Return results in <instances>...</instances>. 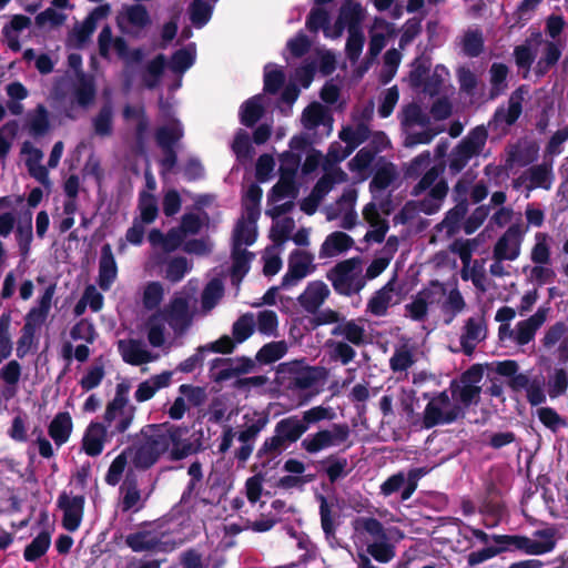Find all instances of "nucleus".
Segmentation results:
<instances>
[{
  "mask_svg": "<svg viewBox=\"0 0 568 568\" xmlns=\"http://www.w3.org/2000/svg\"><path fill=\"white\" fill-rule=\"evenodd\" d=\"M164 297V290L160 282H149L143 291L142 303L145 310L153 311L159 307Z\"/></svg>",
  "mask_w": 568,
  "mask_h": 568,
  "instance_id": "obj_58",
  "label": "nucleus"
},
{
  "mask_svg": "<svg viewBox=\"0 0 568 568\" xmlns=\"http://www.w3.org/2000/svg\"><path fill=\"white\" fill-rule=\"evenodd\" d=\"M112 106L106 103L101 106L100 111L93 119L94 132L99 136H109L112 134Z\"/></svg>",
  "mask_w": 568,
  "mask_h": 568,
  "instance_id": "obj_57",
  "label": "nucleus"
},
{
  "mask_svg": "<svg viewBox=\"0 0 568 568\" xmlns=\"http://www.w3.org/2000/svg\"><path fill=\"white\" fill-rule=\"evenodd\" d=\"M155 523H143L142 529L129 534L125 537V545L134 552L153 551L160 548L163 544L162 539L164 532L158 531L155 528L148 529L146 527H153Z\"/></svg>",
  "mask_w": 568,
  "mask_h": 568,
  "instance_id": "obj_12",
  "label": "nucleus"
},
{
  "mask_svg": "<svg viewBox=\"0 0 568 568\" xmlns=\"http://www.w3.org/2000/svg\"><path fill=\"white\" fill-rule=\"evenodd\" d=\"M85 498L83 495L70 497L62 491L57 500L58 507L63 511L62 526L68 531H75L82 521Z\"/></svg>",
  "mask_w": 568,
  "mask_h": 568,
  "instance_id": "obj_10",
  "label": "nucleus"
},
{
  "mask_svg": "<svg viewBox=\"0 0 568 568\" xmlns=\"http://www.w3.org/2000/svg\"><path fill=\"white\" fill-rule=\"evenodd\" d=\"M465 307L466 302L458 287L452 288L442 305V312L445 315L444 323L449 325L454 318L465 310Z\"/></svg>",
  "mask_w": 568,
  "mask_h": 568,
  "instance_id": "obj_42",
  "label": "nucleus"
},
{
  "mask_svg": "<svg viewBox=\"0 0 568 568\" xmlns=\"http://www.w3.org/2000/svg\"><path fill=\"white\" fill-rule=\"evenodd\" d=\"M359 265V257H352L338 262L327 271L326 278L338 295L349 297L358 294L365 287L366 281Z\"/></svg>",
  "mask_w": 568,
  "mask_h": 568,
  "instance_id": "obj_3",
  "label": "nucleus"
},
{
  "mask_svg": "<svg viewBox=\"0 0 568 568\" xmlns=\"http://www.w3.org/2000/svg\"><path fill=\"white\" fill-rule=\"evenodd\" d=\"M513 55L517 68L523 70V78L526 79L536 59V51L530 47V40L516 45Z\"/></svg>",
  "mask_w": 568,
  "mask_h": 568,
  "instance_id": "obj_47",
  "label": "nucleus"
},
{
  "mask_svg": "<svg viewBox=\"0 0 568 568\" xmlns=\"http://www.w3.org/2000/svg\"><path fill=\"white\" fill-rule=\"evenodd\" d=\"M231 258V282L233 285H240L251 268V262L254 258V253L243 247H232Z\"/></svg>",
  "mask_w": 568,
  "mask_h": 568,
  "instance_id": "obj_30",
  "label": "nucleus"
},
{
  "mask_svg": "<svg viewBox=\"0 0 568 568\" xmlns=\"http://www.w3.org/2000/svg\"><path fill=\"white\" fill-rule=\"evenodd\" d=\"M488 132L484 125H478L452 150L449 154L448 169L452 175L460 173L469 160L481 153Z\"/></svg>",
  "mask_w": 568,
  "mask_h": 568,
  "instance_id": "obj_5",
  "label": "nucleus"
},
{
  "mask_svg": "<svg viewBox=\"0 0 568 568\" xmlns=\"http://www.w3.org/2000/svg\"><path fill=\"white\" fill-rule=\"evenodd\" d=\"M315 367L302 366L300 362H288L278 365V373L288 375V387L292 389L305 390L311 388L317 381Z\"/></svg>",
  "mask_w": 568,
  "mask_h": 568,
  "instance_id": "obj_13",
  "label": "nucleus"
},
{
  "mask_svg": "<svg viewBox=\"0 0 568 568\" xmlns=\"http://www.w3.org/2000/svg\"><path fill=\"white\" fill-rule=\"evenodd\" d=\"M122 495L120 508L122 513L139 511L144 507L141 490L139 488L138 475L133 469H129L125 474L124 480L120 486Z\"/></svg>",
  "mask_w": 568,
  "mask_h": 568,
  "instance_id": "obj_15",
  "label": "nucleus"
},
{
  "mask_svg": "<svg viewBox=\"0 0 568 568\" xmlns=\"http://www.w3.org/2000/svg\"><path fill=\"white\" fill-rule=\"evenodd\" d=\"M274 64L268 63L264 68V92L276 94L285 83V73L281 68H273Z\"/></svg>",
  "mask_w": 568,
  "mask_h": 568,
  "instance_id": "obj_56",
  "label": "nucleus"
},
{
  "mask_svg": "<svg viewBox=\"0 0 568 568\" xmlns=\"http://www.w3.org/2000/svg\"><path fill=\"white\" fill-rule=\"evenodd\" d=\"M452 398L463 407L464 412L471 405H477L480 400L481 387L477 385L462 384L453 379L449 384Z\"/></svg>",
  "mask_w": 568,
  "mask_h": 568,
  "instance_id": "obj_29",
  "label": "nucleus"
},
{
  "mask_svg": "<svg viewBox=\"0 0 568 568\" xmlns=\"http://www.w3.org/2000/svg\"><path fill=\"white\" fill-rule=\"evenodd\" d=\"M224 287L219 280L210 281L202 292V308L205 311L212 310L222 298Z\"/></svg>",
  "mask_w": 568,
  "mask_h": 568,
  "instance_id": "obj_61",
  "label": "nucleus"
},
{
  "mask_svg": "<svg viewBox=\"0 0 568 568\" xmlns=\"http://www.w3.org/2000/svg\"><path fill=\"white\" fill-rule=\"evenodd\" d=\"M245 428L237 433V440L242 444H253L258 434L266 427L270 422L268 414L265 412H254L252 417L248 414L243 416Z\"/></svg>",
  "mask_w": 568,
  "mask_h": 568,
  "instance_id": "obj_28",
  "label": "nucleus"
},
{
  "mask_svg": "<svg viewBox=\"0 0 568 568\" xmlns=\"http://www.w3.org/2000/svg\"><path fill=\"white\" fill-rule=\"evenodd\" d=\"M316 498L320 501L321 526L325 538L329 540L335 538L336 535L337 524L335 523V515L333 514L332 505H329L324 495L320 494Z\"/></svg>",
  "mask_w": 568,
  "mask_h": 568,
  "instance_id": "obj_46",
  "label": "nucleus"
},
{
  "mask_svg": "<svg viewBox=\"0 0 568 568\" xmlns=\"http://www.w3.org/2000/svg\"><path fill=\"white\" fill-rule=\"evenodd\" d=\"M313 260L314 257L310 252L301 250L293 251L288 258V270L282 277L281 287H290L304 278L310 273V266Z\"/></svg>",
  "mask_w": 568,
  "mask_h": 568,
  "instance_id": "obj_14",
  "label": "nucleus"
},
{
  "mask_svg": "<svg viewBox=\"0 0 568 568\" xmlns=\"http://www.w3.org/2000/svg\"><path fill=\"white\" fill-rule=\"evenodd\" d=\"M16 239L19 246L20 255L26 258L28 257L31 243L33 240L32 234V213L27 210L23 214V223L19 224L16 232Z\"/></svg>",
  "mask_w": 568,
  "mask_h": 568,
  "instance_id": "obj_39",
  "label": "nucleus"
},
{
  "mask_svg": "<svg viewBox=\"0 0 568 568\" xmlns=\"http://www.w3.org/2000/svg\"><path fill=\"white\" fill-rule=\"evenodd\" d=\"M255 322L253 314L246 313L241 315L232 326L233 338L236 343L241 344L248 339L254 333Z\"/></svg>",
  "mask_w": 568,
  "mask_h": 568,
  "instance_id": "obj_51",
  "label": "nucleus"
},
{
  "mask_svg": "<svg viewBox=\"0 0 568 568\" xmlns=\"http://www.w3.org/2000/svg\"><path fill=\"white\" fill-rule=\"evenodd\" d=\"M97 89L92 81L83 72L79 74V82L74 87L73 97L75 102L83 109H88L95 99Z\"/></svg>",
  "mask_w": 568,
  "mask_h": 568,
  "instance_id": "obj_37",
  "label": "nucleus"
},
{
  "mask_svg": "<svg viewBox=\"0 0 568 568\" xmlns=\"http://www.w3.org/2000/svg\"><path fill=\"white\" fill-rule=\"evenodd\" d=\"M525 231L520 223L511 224L497 240L493 250L494 260L515 261L520 254Z\"/></svg>",
  "mask_w": 568,
  "mask_h": 568,
  "instance_id": "obj_9",
  "label": "nucleus"
},
{
  "mask_svg": "<svg viewBox=\"0 0 568 568\" xmlns=\"http://www.w3.org/2000/svg\"><path fill=\"white\" fill-rule=\"evenodd\" d=\"M487 326L484 316L469 317L463 327L460 346L465 355L470 356L476 345L486 338Z\"/></svg>",
  "mask_w": 568,
  "mask_h": 568,
  "instance_id": "obj_17",
  "label": "nucleus"
},
{
  "mask_svg": "<svg viewBox=\"0 0 568 568\" xmlns=\"http://www.w3.org/2000/svg\"><path fill=\"white\" fill-rule=\"evenodd\" d=\"M398 179V171L393 162L379 158L376 163L374 175L369 182V192H383Z\"/></svg>",
  "mask_w": 568,
  "mask_h": 568,
  "instance_id": "obj_22",
  "label": "nucleus"
},
{
  "mask_svg": "<svg viewBox=\"0 0 568 568\" xmlns=\"http://www.w3.org/2000/svg\"><path fill=\"white\" fill-rule=\"evenodd\" d=\"M172 373L169 371L162 372L161 374L153 375L149 379L139 384L134 398L139 403L151 399L155 393L164 387H168L171 383Z\"/></svg>",
  "mask_w": 568,
  "mask_h": 568,
  "instance_id": "obj_31",
  "label": "nucleus"
},
{
  "mask_svg": "<svg viewBox=\"0 0 568 568\" xmlns=\"http://www.w3.org/2000/svg\"><path fill=\"white\" fill-rule=\"evenodd\" d=\"M320 464L323 466V470L332 484L347 475L348 462L345 457L332 454L321 460Z\"/></svg>",
  "mask_w": 568,
  "mask_h": 568,
  "instance_id": "obj_44",
  "label": "nucleus"
},
{
  "mask_svg": "<svg viewBox=\"0 0 568 568\" xmlns=\"http://www.w3.org/2000/svg\"><path fill=\"white\" fill-rule=\"evenodd\" d=\"M49 112L43 104H38L29 115V132L33 138L44 136L50 131Z\"/></svg>",
  "mask_w": 568,
  "mask_h": 568,
  "instance_id": "obj_41",
  "label": "nucleus"
},
{
  "mask_svg": "<svg viewBox=\"0 0 568 568\" xmlns=\"http://www.w3.org/2000/svg\"><path fill=\"white\" fill-rule=\"evenodd\" d=\"M526 92V85H520L513 91L508 99V106L497 108L493 115V122L497 125L501 123L508 126L514 125L523 113V102Z\"/></svg>",
  "mask_w": 568,
  "mask_h": 568,
  "instance_id": "obj_16",
  "label": "nucleus"
},
{
  "mask_svg": "<svg viewBox=\"0 0 568 568\" xmlns=\"http://www.w3.org/2000/svg\"><path fill=\"white\" fill-rule=\"evenodd\" d=\"M468 212V202H456L455 206L446 212L443 224L447 227L448 234L453 235L460 229L462 221Z\"/></svg>",
  "mask_w": 568,
  "mask_h": 568,
  "instance_id": "obj_49",
  "label": "nucleus"
},
{
  "mask_svg": "<svg viewBox=\"0 0 568 568\" xmlns=\"http://www.w3.org/2000/svg\"><path fill=\"white\" fill-rule=\"evenodd\" d=\"M547 395L551 398H559L568 390V372L564 367H555L548 375L546 383Z\"/></svg>",
  "mask_w": 568,
  "mask_h": 568,
  "instance_id": "obj_38",
  "label": "nucleus"
},
{
  "mask_svg": "<svg viewBox=\"0 0 568 568\" xmlns=\"http://www.w3.org/2000/svg\"><path fill=\"white\" fill-rule=\"evenodd\" d=\"M567 332L568 327L565 322H556L546 329L544 337L540 339L541 346L547 351L551 349L566 338Z\"/></svg>",
  "mask_w": 568,
  "mask_h": 568,
  "instance_id": "obj_63",
  "label": "nucleus"
},
{
  "mask_svg": "<svg viewBox=\"0 0 568 568\" xmlns=\"http://www.w3.org/2000/svg\"><path fill=\"white\" fill-rule=\"evenodd\" d=\"M336 416L332 407H324L322 405L314 406L307 410H304L301 417L306 430L313 425L318 424L322 420H332Z\"/></svg>",
  "mask_w": 568,
  "mask_h": 568,
  "instance_id": "obj_53",
  "label": "nucleus"
},
{
  "mask_svg": "<svg viewBox=\"0 0 568 568\" xmlns=\"http://www.w3.org/2000/svg\"><path fill=\"white\" fill-rule=\"evenodd\" d=\"M463 51L469 58H477L484 52L485 40L479 28L468 29L462 41Z\"/></svg>",
  "mask_w": 568,
  "mask_h": 568,
  "instance_id": "obj_45",
  "label": "nucleus"
},
{
  "mask_svg": "<svg viewBox=\"0 0 568 568\" xmlns=\"http://www.w3.org/2000/svg\"><path fill=\"white\" fill-rule=\"evenodd\" d=\"M444 408L446 407L429 400L424 410L423 427L430 429L439 425H449L465 417V412L458 404H453L447 410Z\"/></svg>",
  "mask_w": 568,
  "mask_h": 568,
  "instance_id": "obj_11",
  "label": "nucleus"
},
{
  "mask_svg": "<svg viewBox=\"0 0 568 568\" xmlns=\"http://www.w3.org/2000/svg\"><path fill=\"white\" fill-rule=\"evenodd\" d=\"M257 331L266 336L277 337L278 317L274 311L265 310L257 314Z\"/></svg>",
  "mask_w": 568,
  "mask_h": 568,
  "instance_id": "obj_62",
  "label": "nucleus"
},
{
  "mask_svg": "<svg viewBox=\"0 0 568 568\" xmlns=\"http://www.w3.org/2000/svg\"><path fill=\"white\" fill-rule=\"evenodd\" d=\"M489 72H490V84H491L490 95L496 97L506 90V88H507L506 79H507L509 70L506 64L495 62L491 64Z\"/></svg>",
  "mask_w": 568,
  "mask_h": 568,
  "instance_id": "obj_60",
  "label": "nucleus"
},
{
  "mask_svg": "<svg viewBox=\"0 0 568 568\" xmlns=\"http://www.w3.org/2000/svg\"><path fill=\"white\" fill-rule=\"evenodd\" d=\"M263 95L256 94L244 101L240 108V121L247 128H253L264 115Z\"/></svg>",
  "mask_w": 568,
  "mask_h": 568,
  "instance_id": "obj_34",
  "label": "nucleus"
},
{
  "mask_svg": "<svg viewBox=\"0 0 568 568\" xmlns=\"http://www.w3.org/2000/svg\"><path fill=\"white\" fill-rule=\"evenodd\" d=\"M183 136L184 128L178 118H172L168 124L159 126L154 133L155 142L161 150L175 149Z\"/></svg>",
  "mask_w": 568,
  "mask_h": 568,
  "instance_id": "obj_25",
  "label": "nucleus"
},
{
  "mask_svg": "<svg viewBox=\"0 0 568 568\" xmlns=\"http://www.w3.org/2000/svg\"><path fill=\"white\" fill-rule=\"evenodd\" d=\"M351 435L349 426L346 423L332 424L331 428L320 429L316 433L308 434L301 442V447L308 454H317L324 449L339 446L345 443Z\"/></svg>",
  "mask_w": 568,
  "mask_h": 568,
  "instance_id": "obj_6",
  "label": "nucleus"
},
{
  "mask_svg": "<svg viewBox=\"0 0 568 568\" xmlns=\"http://www.w3.org/2000/svg\"><path fill=\"white\" fill-rule=\"evenodd\" d=\"M129 390L130 386L126 383H119L114 398L106 405L104 423L111 428L109 432L111 437L125 433L134 419L136 408L129 405Z\"/></svg>",
  "mask_w": 568,
  "mask_h": 568,
  "instance_id": "obj_4",
  "label": "nucleus"
},
{
  "mask_svg": "<svg viewBox=\"0 0 568 568\" xmlns=\"http://www.w3.org/2000/svg\"><path fill=\"white\" fill-rule=\"evenodd\" d=\"M257 239L256 226L250 225L244 217L240 219L233 230L232 247L250 246L255 243Z\"/></svg>",
  "mask_w": 568,
  "mask_h": 568,
  "instance_id": "obj_43",
  "label": "nucleus"
},
{
  "mask_svg": "<svg viewBox=\"0 0 568 568\" xmlns=\"http://www.w3.org/2000/svg\"><path fill=\"white\" fill-rule=\"evenodd\" d=\"M159 320L166 322L176 336H182L192 325L193 315L190 312L189 301L175 296L168 306L156 313Z\"/></svg>",
  "mask_w": 568,
  "mask_h": 568,
  "instance_id": "obj_7",
  "label": "nucleus"
},
{
  "mask_svg": "<svg viewBox=\"0 0 568 568\" xmlns=\"http://www.w3.org/2000/svg\"><path fill=\"white\" fill-rule=\"evenodd\" d=\"M166 67V59L163 53H159L145 67L142 77L143 83L148 89H154L159 85Z\"/></svg>",
  "mask_w": 568,
  "mask_h": 568,
  "instance_id": "obj_40",
  "label": "nucleus"
},
{
  "mask_svg": "<svg viewBox=\"0 0 568 568\" xmlns=\"http://www.w3.org/2000/svg\"><path fill=\"white\" fill-rule=\"evenodd\" d=\"M118 275V265L109 243L101 247V255L99 260V278L98 284L101 290L108 291L114 283Z\"/></svg>",
  "mask_w": 568,
  "mask_h": 568,
  "instance_id": "obj_23",
  "label": "nucleus"
},
{
  "mask_svg": "<svg viewBox=\"0 0 568 568\" xmlns=\"http://www.w3.org/2000/svg\"><path fill=\"white\" fill-rule=\"evenodd\" d=\"M556 547V532L554 528L535 530L532 538L518 535L517 551L529 556H540L552 551Z\"/></svg>",
  "mask_w": 568,
  "mask_h": 568,
  "instance_id": "obj_8",
  "label": "nucleus"
},
{
  "mask_svg": "<svg viewBox=\"0 0 568 568\" xmlns=\"http://www.w3.org/2000/svg\"><path fill=\"white\" fill-rule=\"evenodd\" d=\"M402 125L413 126L415 124L426 126L429 124V116L423 112L417 103H409L402 111Z\"/></svg>",
  "mask_w": 568,
  "mask_h": 568,
  "instance_id": "obj_59",
  "label": "nucleus"
},
{
  "mask_svg": "<svg viewBox=\"0 0 568 568\" xmlns=\"http://www.w3.org/2000/svg\"><path fill=\"white\" fill-rule=\"evenodd\" d=\"M73 423L71 415L68 412L58 413L48 426V434L60 447L64 445L72 433Z\"/></svg>",
  "mask_w": 568,
  "mask_h": 568,
  "instance_id": "obj_33",
  "label": "nucleus"
},
{
  "mask_svg": "<svg viewBox=\"0 0 568 568\" xmlns=\"http://www.w3.org/2000/svg\"><path fill=\"white\" fill-rule=\"evenodd\" d=\"M548 312L549 308L539 307L529 318L518 322L515 329V342L520 346L530 343L538 328L546 322Z\"/></svg>",
  "mask_w": 568,
  "mask_h": 568,
  "instance_id": "obj_19",
  "label": "nucleus"
},
{
  "mask_svg": "<svg viewBox=\"0 0 568 568\" xmlns=\"http://www.w3.org/2000/svg\"><path fill=\"white\" fill-rule=\"evenodd\" d=\"M108 436L106 426L102 423L92 422L82 438V449L88 456H99L104 446Z\"/></svg>",
  "mask_w": 568,
  "mask_h": 568,
  "instance_id": "obj_24",
  "label": "nucleus"
},
{
  "mask_svg": "<svg viewBox=\"0 0 568 568\" xmlns=\"http://www.w3.org/2000/svg\"><path fill=\"white\" fill-rule=\"evenodd\" d=\"M133 455L132 448L124 449L121 454H119L111 463L106 475L105 483L110 486H115L120 483L122 475L125 470L128 464V455Z\"/></svg>",
  "mask_w": 568,
  "mask_h": 568,
  "instance_id": "obj_50",
  "label": "nucleus"
},
{
  "mask_svg": "<svg viewBox=\"0 0 568 568\" xmlns=\"http://www.w3.org/2000/svg\"><path fill=\"white\" fill-rule=\"evenodd\" d=\"M331 334L333 336H342L345 339L344 342L354 346L359 347L368 344L364 326L357 324L355 320L343 318L338 325L333 327Z\"/></svg>",
  "mask_w": 568,
  "mask_h": 568,
  "instance_id": "obj_27",
  "label": "nucleus"
},
{
  "mask_svg": "<svg viewBox=\"0 0 568 568\" xmlns=\"http://www.w3.org/2000/svg\"><path fill=\"white\" fill-rule=\"evenodd\" d=\"M331 291L323 281H313L297 297L298 304L310 314H316L323 303L329 297Z\"/></svg>",
  "mask_w": 568,
  "mask_h": 568,
  "instance_id": "obj_18",
  "label": "nucleus"
},
{
  "mask_svg": "<svg viewBox=\"0 0 568 568\" xmlns=\"http://www.w3.org/2000/svg\"><path fill=\"white\" fill-rule=\"evenodd\" d=\"M353 528L358 534H366L376 540H387L384 525L375 517H356L353 520Z\"/></svg>",
  "mask_w": 568,
  "mask_h": 568,
  "instance_id": "obj_36",
  "label": "nucleus"
},
{
  "mask_svg": "<svg viewBox=\"0 0 568 568\" xmlns=\"http://www.w3.org/2000/svg\"><path fill=\"white\" fill-rule=\"evenodd\" d=\"M529 189L541 187L549 190L551 186V169L546 164L534 165L528 170Z\"/></svg>",
  "mask_w": 568,
  "mask_h": 568,
  "instance_id": "obj_55",
  "label": "nucleus"
},
{
  "mask_svg": "<svg viewBox=\"0 0 568 568\" xmlns=\"http://www.w3.org/2000/svg\"><path fill=\"white\" fill-rule=\"evenodd\" d=\"M118 351L123 362L133 366H140L153 359L151 353L144 348L143 342L140 339H120Z\"/></svg>",
  "mask_w": 568,
  "mask_h": 568,
  "instance_id": "obj_21",
  "label": "nucleus"
},
{
  "mask_svg": "<svg viewBox=\"0 0 568 568\" xmlns=\"http://www.w3.org/2000/svg\"><path fill=\"white\" fill-rule=\"evenodd\" d=\"M186 434V427L169 422L143 426L140 430L142 440L132 448V465L136 469H150L169 450L172 460L187 457L192 453V444L184 439Z\"/></svg>",
  "mask_w": 568,
  "mask_h": 568,
  "instance_id": "obj_1",
  "label": "nucleus"
},
{
  "mask_svg": "<svg viewBox=\"0 0 568 568\" xmlns=\"http://www.w3.org/2000/svg\"><path fill=\"white\" fill-rule=\"evenodd\" d=\"M354 245V240L347 233L335 231L327 235L320 248L321 257H333L346 252Z\"/></svg>",
  "mask_w": 568,
  "mask_h": 568,
  "instance_id": "obj_32",
  "label": "nucleus"
},
{
  "mask_svg": "<svg viewBox=\"0 0 568 568\" xmlns=\"http://www.w3.org/2000/svg\"><path fill=\"white\" fill-rule=\"evenodd\" d=\"M51 546V531L43 529L30 544L24 547L23 558L28 562H34L43 557Z\"/></svg>",
  "mask_w": 568,
  "mask_h": 568,
  "instance_id": "obj_35",
  "label": "nucleus"
},
{
  "mask_svg": "<svg viewBox=\"0 0 568 568\" xmlns=\"http://www.w3.org/2000/svg\"><path fill=\"white\" fill-rule=\"evenodd\" d=\"M306 432L304 424L297 415L284 417L276 423L274 435L264 440L256 456L263 458L268 455H280L283 449L298 442Z\"/></svg>",
  "mask_w": 568,
  "mask_h": 568,
  "instance_id": "obj_2",
  "label": "nucleus"
},
{
  "mask_svg": "<svg viewBox=\"0 0 568 568\" xmlns=\"http://www.w3.org/2000/svg\"><path fill=\"white\" fill-rule=\"evenodd\" d=\"M548 234L538 232L535 235L536 243L531 248L530 258L535 264L547 265L550 263V247Z\"/></svg>",
  "mask_w": 568,
  "mask_h": 568,
  "instance_id": "obj_54",
  "label": "nucleus"
},
{
  "mask_svg": "<svg viewBox=\"0 0 568 568\" xmlns=\"http://www.w3.org/2000/svg\"><path fill=\"white\" fill-rule=\"evenodd\" d=\"M139 210L141 221L151 224L155 221L159 213L156 199L153 194L142 191L139 196Z\"/></svg>",
  "mask_w": 568,
  "mask_h": 568,
  "instance_id": "obj_52",
  "label": "nucleus"
},
{
  "mask_svg": "<svg viewBox=\"0 0 568 568\" xmlns=\"http://www.w3.org/2000/svg\"><path fill=\"white\" fill-rule=\"evenodd\" d=\"M397 275L394 276L379 290H377L367 303L366 311L374 316H385L393 300Z\"/></svg>",
  "mask_w": 568,
  "mask_h": 568,
  "instance_id": "obj_26",
  "label": "nucleus"
},
{
  "mask_svg": "<svg viewBox=\"0 0 568 568\" xmlns=\"http://www.w3.org/2000/svg\"><path fill=\"white\" fill-rule=\"evenodd\" d=\"M233 358H215L212 361L211 368H216L219 366H223L216 375H215V382H225L231 379L234 376H239L242 374H247L254 368V362L246 356H242L236 358L237 365L232 366Z\"/></svg>",
  "mask_w": 568,
  "mask_h": 568,
  "instance_id": "obj_20",
  "label": "nucleus"
},
{
  "mask_svg": "<svg viewBox=\"0 0 568 568\" xmlns=\"http://www.w3.org/2000/svg\"><path fill=\"white\" fill-rule=\"evenodd\" d=\"M286 353L287 344L285 341L270 342L257 351L255 359L260 364H272L281 359Z\"/></svg>",
  "mask_w": 568,
  "mask_h": 568,
  "instance_id": "obj_48",
  "label": "nucleus"
},
{
  "mask_svg": "<svg viewBox=\"0 0 568 568\" xmlns=\"http://www.w3.org/2000/svg\"><path fill=\"white\" fill-rule=\"evenodd\" d=\"M212 7L203 0H194L190 4V19L196 28L204 27L212 17Z\"/></svg>",
  "mask_w": 568,
  "mask_h": 568,
  "instance_id": "obj_64",
  "label": "nucleus"
}]
</instances>
